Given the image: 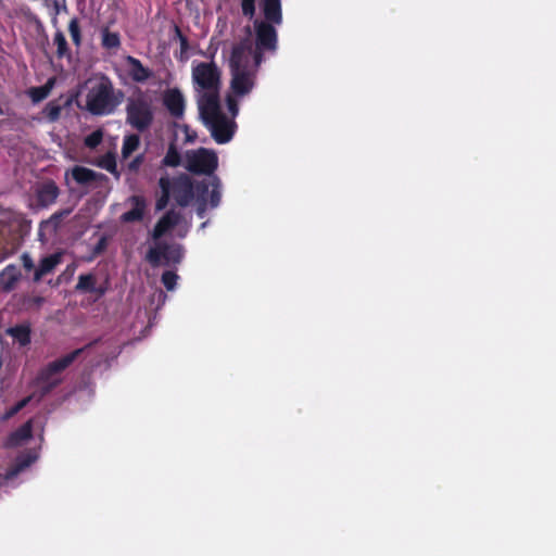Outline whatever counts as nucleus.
Returning <instances> with one entry per match:
<instances>
[{
	"mask_svg": "<svg viewBox=\"0 0 556 556\" xmlns=\"http://www.w3.org/2000/svg\"><path fill=\"white\" fill-rule=\"evenodd\" d=\"M256 42L248 39L232 48L229 59V90L226 101L232 119L238 114V101L248 96L255 86L257 68L262 62V53L275 50L277 34L266 23H255Z\"/></svg>",
	"mask_w": 556,
	"mask_h": 556,
	"instance_id": "f257e3e1",
	"label": "nucleus"
},
{
	"mask_svg": "<svg viewBox=\"0 0 556 556\" xmlns=\"http://www.w3.org/2000/svg\"><path fill=\"white\" fill-rule=\"evenodd\" d=\"M191 78L204 124L216 142H228L233 135L235 123L220 109V70L214 62H192Z\"/></svg>",
	"mask_w": 556,
	"mask_h": 556,
	"instance_id": "f03ea898",
	"label": "nucleus"
},
{
	"mask_svg": "<svg viewBox=\"0 0 556 556\" xmlns=\"http://www.w3.org/2000/svg\"><path fill=\"white\" fill-rule=\"evenodd\" d=\"M172 193L180 205L190 204L197 193L198 213L202 216L207 205L216 207L219 204L222 185L217 177H213L206 184L199 185L194 189L190 179L187 176H181L174 181Z\"/></svg>",
	"mask_w": 556,
	"mask_h": 556,
	"instance_id": "7ed1b4c3",
	"label": "nucleus"
},
{
	"mask_svg": "<svg viewBox=\"0 0 556 556\" xmlns=\"http://www.w3.org/2000/svg\"><path fill=\"white\" fill-rule=\"evenodd\" d=\"M85 108L94 115H105L121 103V92H115L111 81L104 77L89 79L86 84Z\"/></svg>",
	"mask_w": 556,
	"mask_h": 556,
	"instance_id": "20e7f679",
	"label": "nucleus"
},
{
	"mask_svg": "<svg viewBox=\"0 0 556 556\" xmlns=\"http://www.w3.org/2000/svg\"><path fill=\"white\" fill-rule=\"evenodd\" d=\"M181 164L189 172L211 175L217 168L218 159L213 150L200 148L187 151Z\"/></svg>",
	"mask_w": 556,
	"mask_h": 556,
	"instance_id": "39448f33",
	"label": "nucleus"
},
{
	"mask_svg": "<svg viewBox=\"0 0 556 556\" xmlns=\"http://www.w3.org/2000/svg\"><path fill=\"white\" fill-rule=\"evenodd\" d=\"M150 101L142 94L132 97L127 105V121L137 129L147 128L152 122Z\"/></svg>",
	"mask_w": 556,
	"mask_h": 556,
	"instance_id": "423d86ee",
	"label": "nucleus"
},
{
	"mask_svg": "<svg viewBox=\"0 0 556 556\" xmlns=\"http://www.w3.org/2000/svg\"><path fill=\"white\" fill-rule=\"evenodd\" d=\"M177 227V235L185 237L189 230L190 224L181 219V216L176 212H169L163 216L154 227L152 236L154 239H159L162 236L168 233L172 229Z\"/></svg>",
	"mask_w": 556,
	"mask_h": 556,
	"instance_id": "0eeeda50",
	"label": "nucleus"
},
{
	"mask_svg": "<svg viewBox=\"0 0 556 556\" xmlns=\"http://www.w3.org/2000/svg\"><path fill=\"white\" fill-rule=\"evenodd\" d=\"M182 257L180 245H163L161 243L151 248L147 258L153 265H159L164 261L165 264L178 263Z\"/></svg>",
	"mask_w": 556,
	"mask_h": 556,
	"instance_id": "6e6552de",
	"label": "nucleus"
},
{
	"mask_svg": "<svg viewBox=\"0 0 556 556\" xmlns=\"http://www.w3.org/2000/svg\"><path fill=\"white\" fill-rule=\"evenodd\" d=\"M261 9L263 16L265 21H262L263 23H266L270 27L274 28L271 24L279 25L282 22V14H281V4L280 0H263L261 3ZM256 22H260L256 20Z\"/></svg>",
	"mask_w": 556,
	"mask_h": 556,
	"instance_id": "1a4fd4ad",
	"label": "nucleus"
},
{
	"mask_svg": "<svg viewBox=\"0 0 556 556\" xmlns=\"http://www.w3.org/2000/svg\"><path fill=\"white\" fill-rule=\"evenodd\" d=\"M125 67L129 76L138 83L146 81L152 75L149 68L144 67L139 60L132 56L125 59Z\"/></svg>",
	"mask_w": 556,
	"mask_h": 556,
	"instance_id": "9d476101",
	"label": "nucleus"
},
{
	"mask_svg": "<svg viewBox=\"0 0 556 556\" xmlns=\"http://www.w3.org/2000/svg\"><path fill=\"white\" fill-rule=\"evenodd\" d=\"M36 459L37 454L35 452H29L26 455L18 458L15 465L4 476L0 475V484H3L5 481L16 477L22 470L27 468Z\"/></svg>",
	"mask_w": 556,
	"mask_h": 556,
	"instance_id": "9b49d317",
	"label": "nucleus"
},
{
	"mask_svg": "<svg viewBox=\"0 0 556 556\" xmlns=\"http://www.w3.org/2000/svg\"><path fill=\"white\" fill-rule=\"evenodd\" d=\"M165 105L174 116H181L185 110V100L180 91L174 89L165 94Z\"/></svg>",
	"mask_w": 556,
	"mask_h": 556,
	"instance_id": "f8f14e48",
	"label": "nucleus"
},
{
	"mask_svg": "<svg viewBox=\"0 0 556 556\" xmlns=\"http://www.w3.org/2000/svg\"><path fill=\"white\" fill-rule=\"evenodd\" d=\"M31 438V420H28L21 428L14 431L8 439L7 445L17 447L24 445Z\"/></svg>",
	"mask_w": 556,
	"mask_h": 556,
	"instance_id": "ddd939ff",
	"label": "nucleus"
},
{
	"mask_svg": "<svg viewBox=\"0 0 556 556\" xmlns=\"http://www.w3.org/2000/svg\"><path fill=\"white\" fill-rule=\"evenodd\" d=\"M129 204L131 205V208L122 215V219L127 223L140 220L146 207L143 199L138 195H134L129 199Z\"/></svg>",
	"mask_w": 556,
	"mask_h": 556,
	"instance_id": "4468645a",
	"label": "nucleus"
},
{
	"mask_svg": "<svg viewBox=\"0 0 556 556\" xmlns=\"http://www.w3.org/2000/svg\"><path fill=\"white\" fill-rule=\"evenodd\" d=\"M21 277V271L16 266L9 265L0 273V289L9 291L14 288Z\"/></svg>",
	"mask_w": 556,
	"mask_h": 556,
	"instance_id": "2eb2a0df",
	"label": "nucleus"
},
{
	"mask_svg": "<svg viewBox=\"0 0 556 556\" xmlns=\"http://www.w3.org/2000/svg\"><path fill=\"white\" fill-rule=\"evenodd\" d=\"M80 352L81 350H76L70 353L68 355H65L60 359H56L53 363H51L45 371L46 376L51 377L52 375L64 370L74 362V359L80 354Z\"/></svg>",
	"mask_w": 556,
	"mask_h": 556,
	"instance_id": "dca6fc26",
	"label": "nucleus"
},
{
	"mask_svg": "<svg viewBox=\"0 0 556 556\" xmlns=\"http://www.w3.org/2000/svg\"><path fill=\"white\" fill-rule=\"evenodd\" d=\"M60 261H61L60 254H53L48 257H45L41 261L39 268L35 273V279L39 280L42 276L52 271L53 268L60 263Z\"/></svg>",
	"mask_w": 556,
	"mask_h": 556,
	"instance_id": "f3484780",
	"label": "nucleus"
},
{
	"mask_svg": "<svg viewBox=\"0 0 556 556\" xmlns=\"http://www.w3.org/2000/svg\"><path fill=\"white\" fill-rule=\"evenodd\" d=\"M73 178L79 184H88L96 178V173L86 167H74L72 169Z\"/></svg>",
	"mask_w": 556,
	"mask_h": 556,
	"instance_id": "a211bd4d",
	"label": "nucleus"
},
{
	"mask_svg": "<svg viewBox=\"0 0 556 556\" xmlns=\"http://www.w3.org/2000/svg\"><path fill=\"white\" fill-rule=\"evenodd\" d=\"M58 194H59V191H58L56 186L53 184H47L39 191V199L43 204L48 205V204L54 202Z\"/></svg>",
	"mask_w": 556,
	"mask_h": 556,
	"instance_id": "6ab92c4d",
	"label": "nucleus"
},
{
	"mask_svg": "<svg viewBox=\"0 0 556 556\" xmlns=\"http://www.w3.org/2000/svg\"><path fill=\"white\" fill-rule=\"evenodd\" d=\"M53 85H54V79H49L46 85L38 87V88H33L29 91V94H30V98L33 99V101L39 102V101L43 100L45 98H47L48 94L50 93L51 89L53 88Z\"/></svg>",
	"mask_w": 556,
	"mask_h": 556,
	"instance_id": "aec40b11",
	"label": "nucleus"
},
{
	"mask_svg": "<svg viewBox=\"0 0 556 556\" xmlns=\"http://www.w3.org/2000/svg\"><path fill=\"white\" fill-rule=\"evenodd\" d=\"M140 143V139L137 135H129L125 137L123 147H122V155L123 157H128L132 152H135Z\"/></svg>",
	"mask_w": 556,
	"mask_h": 556,
	"instance_id": "412c9836",
	"label": "nucleus"
},
{
	"mask_svg": "<svg viewBox=\"0 0 556 556\" xmlns=\"http://www.w3.org/2000/svg\"><path fill=\"white\" fill-rule=\"evenodd\" d=\"M9 333L13 339L20 343V345H26L29 342V331L26 327H16L9 330Z\"/></svg>",
	"mask_w": 556,
	"mask_h": 556,
	"instance_id": "4be33fe9",
	"label": "nucleus"
},
{
	"mask_svg": "<svg viewBox=\"0 0 556 556\" xmlns=\"http://www.w3.org/2000/svg\"><path fill=\"white\" fill-rule=\"evenodd\" d=\"M160 187L162 189L163 195L159 199V201L156 203V208L157 210L164 208L166 203H167V200H168V197H169V193H170V182H169V180L166 179V178H161L160 179Z\"/></svg>",
	"mask_w": 556,
	"mask_h": 556,
	"instance_id": "5701e85b",
	"label": "nucleus"
},
{
	"mask_svg": "<svg viewBox=\"0 0 556 556\" xmlns=\"http://www.w3.org/2000/svg\"><path fill=\"white\" fill-rule=\"evenodd\" d=\"M45 117L50 122H55L61 115V106L54 103H49L43 110Z\"/></svg>",
	"mask_w": 556,
	"mask_h": 556,
	"instance_id": "b1692460",
	"label": "nucleus"
},
{
	"mask_svg": "<svg viewBox=\"0 0 556 556\" xmlns=\"http://www.w3.org/2000/svg\"><path fill=\"white\" fill-rule=\"evenodd\" d=\"M103 46L109 49H114L119 46V37L115 33L104 31L102 37Z\"/></svg>",
	"mask_w": 556,
	"mask_h": 556,
	"instance_id": "393cba45",
	"label": "nucleus"
},
{
	"mask_svg": "<svg viewBox=\"0 0 556 556\" xmlns=\"http://www.w3.org/2000/svg\"><path fill=\"white\" fill-rule=\"evenodd\" d=\"M94 278L91 275H81L78 279L77 289L83 291H92Z\"/></svg>",
	"mask_w": 556,
	"mask_h": 556,
	"instance_id": "a878e982",
	"label": "nucleus"
},
{
	"mask_svg": "<svg viewBox=\"0 0 556 556\" xmlns=\"http://www.w3.org/2000/svg\"><path fill=\"white\" fill-rule=\"evenodd\" d=\"M164 164L168 166H177L180 164V156L174 147H170L164 157Z\"/></svg>",
	"mask_w": 556,
	"mask_h": 556,
	"instance_id": "bb28decb",
	"label": "nucleus"
},
{
	"mask_svg": "<svg viewBox=\"0 0 556 556\" xmlns=\"http://www.w3.org/2000/svg\"><path fill=\"white\" fill-rule=\"evenodd\" d=\"M177 275L173 271H166L162 276V282L166 287L167 290H174L177 281Z\"/></svg>",
	"mask_w": 556,
	"mask_h": 556,
	"instance_id": "cd10ccee",
	"label": "nucleus"
},
{
	"mask_svg": "<svg viewBox=\"0 0 556 556\" xmlns=\"http://www.w3.org/2000/svg\"><path fill=\"white\" fill-rule=\"evenodd\" d=\"M102 137H103L102 131L101 130H96V131H93L92 134H90L89 136L86 137L85 143L89 148H94V147H97L101 142Z\"/></svg>",
	"mask_w": 556,
	"mask_h": 556,
	"instance_id": "c85d7f7f",
	"label": "nucleus"
},
{
	"mask_svg": "<svg viewBox=\"0 0 556 556\" xmlns=\"http://www.w3.org/2000/svg\"><path fill=\"white\" fill-rule=\"evenodd\" d=\"M54 43L58 47L59 55H63L66 51V40L62 33L58 31L53 39Z\"/></svg>",
	"mask_w": 556,
	"mask_h": 556,
	"instance_id": "c756f323",
	"label": "nucleus"
},
{
	"mask_svg": "<svg viewBox=\"0 0 556 556\" xmlns=\"http://www.w3.org/2000/svg\"><path fill=\"white\" fill-rule=\"evenodd\" d=\"M59 223V216H53L50 219L43 222L40 227V232L45 233L46 231L55 230Z\"/></svg>",
	"mask_w": 556,
	"mask_h": 556,
	"instance_id": "7c9ffc66",
	"label": "nucleus"
},
{
	"mask_svg": "<svg viewBox=\"0 0 556 556\" xmlns=\"http://www.w3.org/2000/svg\"><path fill=\"white\" fill-rule=\"evenodd\" d=\"M255 0H242V12L244 15L252 17L255 11Z\"/></svg>",
	"mask_w": 556,
	"mask_h": 556,
	"instance_id": "2f4dec72",
	"label": "nucleus"
},
{
	"mask_svg": "<svg viewBox=\"0 0 556 556\" xmlns=\"http://www.w3.org/2000/svg\"><path fill=\"white\" fill-rule=\"evenodd\" d=\"M68 30L71 33L72 39L75 43H79V27L76 20H72L68 25Z\"/></svg>",
	"mask_w": 556,
	"mask_h": 556,
	"instance_id": "473e14b6",
	"label": "nucleus"
},
{
	"mask_svg": "<svg viewBox=\"0 0 556 556\" xmlns=\"http://www.w3.org/2000/svg\"><path fill=\"white\" fill-rule=\"evenodd\" d=\"M42 302H43V299L40 296H30L26 300L25 306L27 308H37L41 305Z\"/></svg>",
	"mask_w": 556,
	"mask_h": 556,
	"instance_id": "72a5a7b5",
	"label": "nucleus"
},
{
	"mask_svg": "<svg viewBox=\"0 0 556 556\" xmlns=\"http://www.w3.org/2000/svg\"><path fill=\"white\" fill-rule=\"evenodd\" d=\"M101 165L109 172H114L115 169V163L112 159L104 161Z\"/></svg>",
	"mask_w": 556,
	"mask_h": 556,
	"instance_id": "f704fd0d",
	"label": "nucleus"
},
{
	"mask_svg": "<svg viewBox=\"0 0 556 556\" xmlns=\"http://www.w3.org/2000/svg\"><path fill=\"white\" fill-rule=\"evenodd\" d=\"M29 401V397L27 399H24L23 401H21L13 409L12 412L10 413V415H13L15 413H17L20 409H22Z\"/></svg>",
	"mask_w": 556,
	"mask_h": 556,
	"instance_id": "c9c22d12",
	"label": "nucleus"
},
{
	"mask_svg": "<svg viewBox=\"0 0 556 556\" xmlns=\"http://www.w3.org/2000/svg\"><path fill=\"white\" fill-rule=\"evenodd\" d=\"M29 401V397L27 399H24L23 401H21L13 409L12 412L10 413V415H13L15 413H17L20 409H22Z\"/></svg>",
	"mask_w": 556,
	"mask_h": 556,
	"instance_id": "e433bc0d",
	"label": "nucleus"
},
{
	"mask_svg": "<svg viewBox=\"0 0 556 556\" xmlns=\"http://www.w3.org/2000/svg\"><path fill=\"white\" fill-rule=\"evenodd\" d=\"M140 162H141L140 157L135 159V160L130 163V165H129V166H130V168L136 169V168L139 166Z\"/></svg>",
	"mask_w": 556,
	"mask_h": 556,
	"instance_id": "4c0bfd02",
	"label": "nucleus"
},
{
	"mask_svg": "<svg viewBox=\"0 0 556 556\" xmlns=\"http://www.w3.org/2000/svg\"><path fill=\"white\" fill-rule=\"evenodd\" d=\"M24 265L25 267L27 268H30L31 267V263L29 262V260L27 257L24 258Z\"/></svg>",
	"mask_w": 556,
	"mask_h": 556,
	"instance_id": "58836bf2",
	"label": "nucleus"
}]
</instances>
